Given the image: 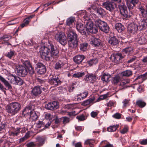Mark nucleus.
Instances as JSON below:
<instances>
[{
    "label": "nucleus",
    "mask_w": 147,
    "mask_h": 147,
    "mask_svg": "<svg viewBox=\"0 0 147 147\" xmlns=\"http://www.w3.org/2000/svg\"><path fill=\"white\" fill-rule=\"evenodd\" d=\"M127 5L129 9H132L137 4L139 0H127Z\"/></svg>",
    "instance_id": "6ab92c4d"
},
{
    "label": "nucleus",
    "mask_w": 147,
    "mask_h": 147,
    "mask_svg": "<svg viewBox=\"0 0 147 147\" xmlns=\"http://www.w3.org/2000/svg\"><path fill=\"white\" fill-rule=\"evenodd\" d=\"M136 105L140 108H143L146 105V102L144 100H139L136 101Z\"/></svg>",
    "instance_id": "e433bc0d"
},
{
    "label": "nucleus",
    "mask_w": 147,
    "mask_h": 147,
    "mask_svg": "<svg viewBox=\"0 0 147 147\" xmlns=\"http://www.w3.org/2000/svg\"><path fill=\"white\" fill-rule=\"evenodd\" d=\"M84 80L86 81L93 83L96 80V76L94 74L88 73L85 76Z\"/></svg>",
    "instance_id": "4468645a"
},
{
    "label": "nucleus",
    "mask_w": 147,
    "mask_h": 147,
    "mask_svg": "<svg viewBox=\"0 0 147 147\" xmlns=\"http://www.w3.org/2000/svg\"><path fill=\"white\" fill-rule=\"evenodd\" d=\"M86 30H88L90 33L96 34L98 32V28L95 25L94 26L93 23L91 21H89L87 22L86 24Z\"/></svg>",
    "instance_id": "0eeeda50"
},
{
    "label": "nucleus",
    "mask_w": 147,
    "mask_h": 147,
    "mask_svg": "<svg viewBox=\"0 0 147 147\" xmlns=\"http://www.w3.org/2000/svg\"><path fill=\"white\" fill-rule=\"evenodd\" d=\"M76 29L82 34L85 35L86 34V28L83 26L81 23H77L76 24Z\"/></svg>",
    "instance_id": "2eb2a0df"
},
{
    "label": "nucleus",
    "mask_w": 147,
    "mask_h": 147,
    "mask_svg": "<svg viewBox=\"0 0 147 147\" xmlns=\"http://www.w3.org/2000/svg\"><path fill=\"white\" fill-rule=\"evenodd\" d=\"M6 109L7 111L12 115H15L14 112L13 111V109L12 108V105L11 103L7 105Z\"/></svg>",
    "instance_id": "7c9ffc66"
},
{
    "label": "nucleus",
    "mask_w": 147,
    "mask_h": 147,
    "mask_svg": "<svg viewBox=\"0 0 147 147\" xmlns=\"http://www.w3.org/2000/svg\"><path fill=\"white\" fill-rule=\"evenodd\" d=\"M24 64L27 68L31 66L30 61L27 60L25 61H24Z\"/></svg>",
    "instance_id": "052dcab7"
},
{
    "label": "nucleus",
    "mask_w": 147,
    "mask_h": 147,
    "mask_svg": "<svg viewBox=\"0 0 147 147\" xmlns=\"http://www.w3.org/2000/svg\"><path fill=\"white\" fill-rule=\"evenodd\" d=\"M40 53L41 57L47 61H53L59 56V51L57 47L50 42L47 46L41 47Z\"/></svg>",
    "instance_id": "f257e3e1"
},
{
    "label": "nucleus",
    "mask_w": 147,
    "mask_h": 147,
    "mask_svg": "<svg viewBox=\"0 0 147 147\" xmlns=\"http://www.w3.org/2000/svg\"><path fill=\"white\" fill-rule=\"evenodd\" d=\"M46 88L44 87H42L39 85L35 86L32 88L31 92L32 96H39L42 93V90L45 91Z\"/></svg>",
    "instance_id": "39448f33"
},
{
    "label": "nucleus",
    "mask_w": 147,
    "mask_h": 147,
    "mask_svg": "<svg viewBox=\"0 0 147 147\" xmlns=\"http://www.w3.org/2000/svg\"><path fill=\"white\" fill-rule=\"evenodd\" d=\"M16 83L15 85H22L23 84L24 81L21 78L17 76Z\"/></svg>",
    "instance_id": "3c124183"
},
{
    "label": "nucleus",
    "mask_w": 147,
    "mask_h": 147,
    "mask_svg": "<svg viewBox=\"0 0 147 147\" xmlns=\"http://www.w3.org/2000/svg\"><path fill=\"white\" fill-rule=\"evenodd\" d=\"M59 107V103L57 101L49 102L45 106V108L46 109L52 111L55 110Z\"/></svg>",
    "instance_id": "6e6552de"
},
{
    "label": "nucleus",
    "mask_w": 147,
    "mask_h": 147,
    "mask_svg": "<svg viewBox=\"0 0 147 147\" xmlns=\"http://www.w3.org/2000/svg\"><path fill=\"white\" fill-rule=\"evenodd\" d=\"M119 11L121 15L125 18H129L133 15V13L130 10L128 11L125 4L123 3H121L119 5Z\"/></svg>",
    "instance_id": "f03ea898"
},
{
    "label": "nucleus",
    "mask_w": 147,
    "mask_h": 147,
    "mask_svg": "<svg viewBox=\"0 0 147 147\" xmlns=\"http://www.w3.org/2000/svg\"><path fill=\"white\" fill-rule=\"evenodd\" d=\"M84 75L85 73L84 72H78L74 74L73 75V77L74 78H80V77H82Z\"/></svg>",
    "instance_id": "09e8293b"
},
{
    "label": "nucleus",
    "mask_w": 147,
    "mask_h": 147,
    "mask_svg": "<svg viewBox=\"0 0 147 147\" xmlns=\"http://www.w3.org/2000/svg\"><path fill=\"white\" fill-rule=\"evenodd\" d=\"M109 43L112 45H117L119 44L118 39L116 37L113 36L110 38L108 41Z\"/></svg>",
    "instance_id": "c85d7f7f"
},
{
    "label": "nucleus",
    "mask_w": 147,
    "mask_h": 147,
    "mask_svg": "<svg viewBox=\"0 0 147 147\" xmlns=\"http://www.w3.org/2000/svg\"><path fill=\"white\" fill-rule=\"evenodd\" d=\"M138 30L139 28L138 25L134 22L129 24L127 28L128 32L133 34L136 32Z\"/></svg>",
    "instance_id": "ddd939ff"
},
{
    "label": "nucleus",
    "mask_w": 147,
    "mask_h": 147,
    "mask_svg": "<svg viewBox=\"0 0 147 147\" xmlns=\"http://www.w3.org/2000/svg\"><path fill=\"white\" fill-rule=\"evenodd\" d=\"M53 120L54 121L55 124H58L60 123L61 121V118H59L57 117L55 119H53Z\"/></svg>",
    "instance_id": "4d7b16f0"
},
{
    "label": "nucleus",
    "mask_w": 147,
    "mask_h": 147,
    "mask_svg": "<svg viewBox=\"0 0 147 147\" xmlns=\"http://www.w3.org/2000/svg\"><path fill=\"white\" fill-rule=\"evenodd\" d=\"M0 80L4 84V85L8 88V89L9 90L12 89V86L9 82L0 75Z\"/></svg>",
    "instance_id": "a878e982"
},
{
    "label": "nucleus",
    "mask_w": 147,
    "mask_h": 147,
    "mask_svg": "<svg viewBox=\"0 0 147 147\" xmlns=\"http://www.w3.org/2000/svg\"><path fill=\"white\" fill-rule=\"evenodd\" d=\"M90 44L95 47H98L101 43V40L99 39L91 36L90 38Z\"/></svg>",
    "instance_id": "a211bd4d"
},
{
    "label": "nucleus",
    "mask_w": 147,
    "mask_h": 147,
    "mask_svg": "<svg viewBox=\"0 0 147 147\" xmlns=\"http://www.w3.org/2000/svg\"><path fill=\"white\" fill-rule=\"evenodd\" d=\"M36 69H38V73L40 75L45 74L46 71V68L45 65L41 63L38 62L36 64Z\"/></svg>",
    "instance_id": "f8f14e48"
},
{
    "label": "nucleus",
    "mask_w": 147,
    "mask_h": 147,
    "mask_svg": "<svg viewBox=\"0 0 147 147\" xmlns=\"http://www.w3.org/2000/svg\"><path fill=\"white\" fill-rule=\"evenodd\" d=\"M136 40L140 44H145L146 41L145 36L142 34H140L136 38Z\"/></svg>",
    "instance_id": "aec40b11"
},
{
    "label": "nucleus",
    "mask_w": 147,
    "mask_h": 147,
    "mask_svg": "<svg viewBox=\"0 0 147 147\" xmlns=\"http://www.w3.org/2000/svg\"><path fill=\"white\" fill-rule=\"evenodd\" d=\"M78 40L77 39L68 40L69 46L72 48H75L78 45Z\"/></svg>",
    "instance_id": "393cba45"
},
{
    "label": "nucleus",
    "mask_w": 147,
    "mask_h": 147,
    "mask_svg": "<svg viewBox=\"0 0 147 147\" xmlns=\"http://www.w3.org/2000/svg\"><path fill=\"white\" fill-rule=\"evenodd\" d=\"M87 94L88 93L86 92H84L82 94H80L82 99L85 98L87 96Z\"/></svg>",
    "instance_id": "338daca9"
},
{
    "label": "nucleus",
    "mask_w": 147,
    "mask_h": 147,
    "mask_svg": "<svg viewBox=\"0 0 147 147\" xmlns=\"http://www.w3.org/2000/svg\"><path fill=\"white\" fill-rule=\"evenodd\" d=\"M119 125H113L108 127L107 130L109 132L114 131H116Z\"/></svg>",
    "instance_id": "79ce46f5"
},
{
    "label": "nucleus",
    "mask_w": 147,
    "mask_h": 147,
    "mask_svg": "<svg viewBox=\"0 0 147 147\" xmlns=\"http://www.w3.org/2000/svg\"><path fill=\"white\" fill-rule=\"evenodd\" d=\"M128 131V127H127L125 126L122 130L120 131V132L121 134H124L126 133Z\"/></svg>",
    "instance_id": "13d9d810"
},
{
    "label": "nucleus",
    "mask_w": 147,
    "mask_h": 147,
    "mask_svg": "<svg viewBox=\"0 0 147 147\" xmlns=\"http://www.w3.org/2000/svg\"><path fill=\"white\" fill-rule=\"evenodd\" d=\"M92 140L88 139L85 142V144H89L90 146H92L93 145L91 142V141Z\"/></svg>",
    "instance_id": "69168bd1"
},
{
    "label": "nucleus",
    "mask_w": 147,
    "mask_h": 147,
    "mask_svg": "<svg viewBox=\"0 0 147 147\" xmlns=\"http://www.w3.org/2000/svg\"><path fill=\"white\" fill-rule=\"evenodd\" d=\"M86 58V57L83 55H77L73 57L74 62L76 64H80Z\"/></svg>",
    "instance_id": "412c9836"
},
{
    "label": "nucleus",
    "mask_w": 147,
    "mask_h": 147,
    "mask_svg": "<svg viewBox=\"0 0 147 147\" xmlns=\"http://www.w3.org/2000/svg\"><path fill=\"white\" fill-rule=\"evenodd\" d=\"M17 77V76L15 75L11 74L8 78V80L11 83L15 85V84L16 83Z\"/></svg>",
    "instance_id": "f704fd0d"
},
{
    "label": "nucleus",
    "mask_w": 147,
    "mask_h": 147,
    "mask_svg": "<svg viewBox=\"0 0 147 147\" xmlns=\"http://www.w3.org/2000/svg\"><path fill=\"white\" fill-rule=\"evenodd\" d=\"M95 25L98 28H99L105 22L104 21H102L100 19L95 20L94 21Z\"/></svg>",
    "instance_id": "4c0bfd02"
},
{
    "label": "nucleus",
    "mask_w": 147,
    "mask_h": 147,
    "mask_svg": "<svg viewBox=\"0 0 147 147\" xmlns=\"http://www.w3.org/2000/svg\"><path fill=\"white\" fill-rule=\"evenodd\" d=\"M144 18L142 21L139 23L138 26L139 30H142L147 28V17Z\"/></svg>",
    "instance_id": "f3484780"
},
{
    "label": "nucleus",
    "mask_w": 147,
    "mask_h": 147,
    "mask_svg": "<svg viewBox=\"0 0 147 147\" xmlns=\"http://www.w3.org/2000/svg\"><path fill=\"white\" fill-rule=\"evenodd\" d=\"M88 44L86 42H83L80 44V48L81 51L84 52L87 50Z\"/></svg>",
    "instance_id": "72a5a7b5"
},
{
    "label": "nucleus",
    "mask_w": 147,
    "mask_h": 147,
    "mask_svg": "<svg viewBox=\"0 0 147 147\" xmlns=\"http://www.w3.org/2000/svg\"><path fill=\"white\" fill-rule=\"evenodd\" d=\"M67 35L68 40L77 39V35L76 33L70 29L68 31Z\"/></svg>",
    "instance_id": "dca6fc26"
},
{
    "label": "nucleus",
    "mask_w": 147,
    "mask_h": 147,
    "mask_svg": "<svg viewBox=\"0 0 147 147\" xmlns=\"http://www.w3.org/2000/svg\"><path fill=\"white\" fill-rule=\"evenodd\" d=\"M48 82L51 85H53L54 86H57L60 85L61 82L57 77L53 76L49 79Z\"/></svg>",
    "instance_id": "9d476101"
},
{
    "label": "nucleus",
    "mask_w": 147,
    "mask_h": 147,
    "mask_svg": "<svg viewBox=\"0 0 147 147\" xmlns=\"http://www.w3.org/2000/svg\"><path fill=\"white\" fill-rule=\"evenodd\" d=\"M6 56L10 59L13 56L16 55V53L14 51H10L6 54Z\"/></svg>",
    "instance_id": "49530a36"
},
{
    "label": "nucleus",
    "mask_w": 147,
    "mask_h": 147,
    "mask_svg": "<svg viewBox=\"0 0 147 147\" xmlns=\"http://www.w3.org/2000/svg\"><path fill=\"white\" fill-rule=\"evenodd\" d=\"M96 11L97 13L101 16H104L106 14L105 11L101 8H98Z\"/></svg>",
    "instance_id": "a18cd8bd"
},
{
    "label": "nucleus",
    "mask_w": 147,
    "mask_h": 147,
    "mask_svg": "<svg viewBox=\"0 0 147 147\" xmlns=\"http://www.w3.org/2000/svg\"><path fill=\"white\" fill-rule=\"evenodd\" d=\"M115 28L119 32H121L125 28V27L121 23H117L115 26Z\"/></svg>",
    "instance_id": "473e14b6"
},
{
    "label": "nucleus",
    "mask_w": 147,
    "mask_h": 147,
    "mask_svg": "<svg viewBox=\"0 0 147 147\" xmlns=\"http://www.w3.org/2000/svg\"><path fill=\"white\" fill-rule=\"evenodd\" d=\"M20 133V128L17 127L13 131L11 132V134L13 136H17Z\"/></svg>",
    "instance_id": "603ef678"
},
{
    "label": "nucleus",
    "mask_w": 147,
    "mask_h": 147,
    "mask_svg": "<svg viewBox=\"0 0 147 147\" xmlns=\"http://www.w3.org/2000/svg\"><path fill=\"white\" fill-rule=\"evenodd\" d=\"M102 6L107 10L110 11H113L115 9V6L113 2L109 0V1L103 3Z\"/></svg>",
    "instance_id": "9b49d317"
},
{
    "label": "nucleus",
    "mask_w": 147,
    "mask_h": 147,
    "mask_svg": "<svg viewBox=\"0 0 147 147\" xmlns=\"http://www.w3.org/2000/svg\"><path fill=\"white\" fill-rule=\"evenodd\" d=\"M75 20L74 18L71 17L69 18L66 21V24L69 26H71Z\"/></svg>",
    "instance_id": "37998d69"
},
{
    "label": "nucleus",
    "mask_w": 147,
    "mask_h": 147,
    "mask_svg": "<svg viewBox=\"0 0 147 147\" xmlns=\"http://www.w3.org/2000/svg\"><path fill=\"white\" fill-rule=\"evenodd\" d=\"M98 113V112L93 111L91 113L90 115L92 117L95 118L97 116Z\"/></svg>",
    "instance_id": "bf43d9fd"
},
{
    "label": "nucleus",
    "mask_w": 147,
    "mask_h": 147,
    "mask_svg": "<svg viewBox=\"0 0 147 147\" xmlns=\"http://www.w3.org/2000/svg\"><path fill=\"white\" fill-rule=\"evenodd\" d=\"M37 127L38 128H40L42 125H43L45 123L42 121H39L37 123Z\"/></svg>",
    "instance_id": "e2e57ef3"
},
{
    "label": "nucleus",
    "mask_w": 147,
    "mask_h": 147,
    "mask_svg": "<svg viewBox=\"0 0 147 147\" xmlns=\"http://www.w3.org/2000/svg\"><path fill=\"white\" fill-rule=\"evenodd\" d=\"M99 29L105 33H107L109 31V27L107 24L105 22L99 28Z\"/></svg>",
    "instance_id": "b1692460"
},
{
    "label": "nucleus",
    "mask_w": 147,
    "mask_h": 147,
    "mask_svg": "<svg viewBox=\"0 0 147 147\" xmlns=\"http://www.w3.org/2000/svg\"><path fill=\"white\" fill-rule=\"evenodd\" d=\"M98 62V60L96 59H90L87 61V63L89 66H92L93 65H95Z\"/></svg>",
    "instance_id": "58836bf2"
},
{
    "label": "nucleus",
    "mask_w": 147,
    "mask_h": 147,
    "mask_svg": "<svg viewBox=\"0 0 147 147\" xmlns=\"http://www.w3.org/2000/svg\"><path fill=\"white\" fill-rule=\"evenodd\" d=\"M101 77V80L103 82H107L109 81V80L111 76L108 73L102 72Z\"/></svg>",
    "instance_id": "bb28decb"
},
{
    "label": "nucleus",
    "mask_w": 147,
    "mask_h": 147,
    "mask_svg": "<svg viewBox=\"0 0 147 147\" xmlns=\"http://www.w3.org/2000/svg\"><path fill=\"white\" fill-rule=\"evenodd\" d=\"M55 38L62 45L67 43V38L65 34L61 32H58L55 36Z\"/></svg>",
    "instance_id": "7ed1b4c3"
},
{
    "label": "nucleus",
    "mask_w": 147,
    "mask_h": 147,
    "mask_svg": "<svg viewBox=\"0 0 147 147\" xmlns=\"http://www.w3.org/2000/svg\"><path fill=\"white\" fill-rule=\"evenodd\" d=\"M26 146L27 147H33L36 146V144L33 142H31L27 144Z\"/></svg>",
    "instance_id": "680f3d73"
},
{
    "label": "nucleus",
    "mask_w": 147,
    "mask_h": 147,
    "mask_svg": "<svg viewBox=\"0 0 147 147\" xmlns=\"http://www.w3.org/2000/svg\"><path fill=\"white\" fill-rule=\"evenodd\" d=\"M28 70L29 73L31 75H32L34 73V71L33 68L31 66L27 68Z\"/></svg>",
    "instance_id": "6e6d98bb"
},
{
    "label": "nucleus",
    "mask_w": 147,
    "mask_h": 147,
    "mask_svg": "<svg viewBox=\"0 0 147 147\" xmlns=\"http://www.w3.org/2000/svg\"><path fill=\"white\" fill-rule=\"evenodd\" d=\"M145 75H147V72L146 73L144 74L143 75H141L138 76L135 79V80H140V82H143L144 80L143 79L144 78Z\"/></svg>",
    "instance_id": "8fccbe9b"
},
{
    "label": "nucleus",
    "mask_w": 147,
    "mask_h": 147,
    "mask_svg": "<svg viewBox=\"0 0 147 147\" xmlns=\"http://www.w3.org/2000/svg\"><path fill=\"white\" fill-rule=\"evenodd\" d=\"M61 119L63 123L64 124L69 122V118L66 117H63L61 118Z\"/></svg>",
    "instance_id": "864d4df0"
},
{
    "label": "nucleus",
    "mask_w": 147,
    "mask_h": 147,
    "mask_svg": "<svg viewBox=\"0 0 147 147\" xmlns=\"http://www.w3.org/2000/svg\"><path fill=\"white\" fill-rule=\"evenodd\" d=\"M33 106L30 105L28 107H26L23 111L22 114L25 115L26 113L28 115L30 118L33 117V118L34 120H36L37 118V116L36 114L35 113H34L32 111L33 110Z\"/></svg>",
    "instance_id": "20e7f679"
},
{
    "label": "nucleus",
    "mask_w": 147,
    "mask_h": 147,
    "mask_svg": "<svg viewBox=\"0 0 147 147\" xmlns=\"http://www.w3.org/2000/svg\"><path fill=\"white\" fill-rule=\"evenodd\" d=\"M129 82V80L128 79H126L122 80L119 85V89L120 90H122L126 88L127 86L126 84H128Z\"/></svg>",
    "instance_id": "cd10ccee"
},
{
    "label": "nucleus",
    "mask_w": 147,
    "mask_h": 147,
    "mask_svg": "<svg viewBox=\"0 0 147 147\" xmlns=\"http://www.w3.org/2000/svg\"><path fill=\"white\" fill-rule=\"evenodd\" d=\"M46 138L45 136H37L36 138V142H38L37 144L38 146H41L45 143Z\"/></svg>",
    "instance_id": "4be33fe9"
},
{
    "label": "nucleus",
    "mask_w": 147,
    "mask_h": 147,
    "mask_svg": "<svg viewBox=\"0 0 147 147\" xmlns=\"http://www.w3.org/2000/svg\"><path fill=\"white\" fill-rule=\"evenodd\" d=\"M136 59V56H134L131 58L129 60H128L127 62L128 63H131L135 61Z\"/></svg>",
    "instance_id": "0e129e2a"
},
{
    "label": "nucleus",
    "mask_w": 147,
    "mask_h": 147,
    "mask_svg": "<svg viewBox=\"0 0 147 147\" xmlns=\"http://www.w3.org/2000/svg\"><path fill=\"white\" fill-rule=\"evenodd\" d=\"M146 7V10H145L142 6H139V9L141 12V13L143 17H147V4L145 5Z\"/></svg>",
    "instance_id": "c756f323"
},
{
    "label": "nucleus",
    "mask_w": 147,
    "mask_h": 147,
    "mask_svg": "<svg viewBox=\"0 0 147 147\" xmlns=\"http://www.w3.org/2000/svg\"><path fill=\"white\" fill-rule=\"evenodd\" d=\"M76 118L79 120L80 121H83L85 119V117L84 115L83 114L77 116L76 117Z\"/></svg>",
    "instance_id": "5fc2aeb1"
},
{
    "label": "nucleus",
    "mask_w": 147,
    "mask_h": 147,
    "mask_svg": "<svg viewBox=\"0 0 147 147\" xmlns=\"http://www.w3.org/2000/svg\"><path fill=\"white\" fill-rule=\"evenodd\" d=\"M142 145L147 144V139H143L141 141L139 142Z\"/></svg>",
    "instance_id": "774afa93"
},
{
    "label": "nucleus",
    "mask_w": 147,
    "mask_h": 147,
    "mask_svg": "<svg viewBox=\"0 0 147 147\" xmlns=\"http://www.w3.org/2000/svg\"><path fill=\"white\" fill-rule=\"evenodd\" d=\"M121 74L123 76L128 77L132 74V71L130 70H126L121 73Z\"/></svg>",
    "instance_id": "a19ab883"
},
{
    "label": "nucleus",
    "mask_w": 147,
    "mask_h": 147,
    "mask_svg": "<svg viewBox=\"0 0 147 147\" xmlns=\"http://www.w3.org/2000/svg\"><path fill=\"white\" fill-rule=\"evenodd\" d=\"M132 49L131 47H128L123 50L122 53L124 55H125V54H128L132 52Z\"/></svg>",
    "instance_id": "c03bdc74"
},
{
    "label": "nucleus",
    "mask_w": 147,
    "mask_h": 147,
    "mask_svg": "<svg viewBox=\"0 0 147 147\" xmlns=\"http://www.w3.org/2000/svg\"><path fill=\"white\" fill-rule=\"evenodd\" d=\"M63 65L64 64L63 62L59 61L56 63L54 68L56 69H58L61 68Z\"/></svg>",
    "instance_id": "ea45409f"
},
{
    "label": "nucleus",
    "mask_w": 147,
    "mask_h": 147,
    "mask_svg": "<svg viewBox=\"0 0 147 147\" xmlns=\"http://www.w3.org/2000/svg\"><path fill=\"white\" fill-rule=\"evenodd\" d=\"M121 79L119 75L115 76L112 78V83L113 84L116 85L121 81Z\"/></svg>",
    "instance_id": "2f4dec72"
},
{
    "label": "nucleus",
    "mask_w": 147,
    "mask_h": 147,
    "mask_svg": "<svg viewBox=\"0 0 147 147\" xmlns=\"http://www.w3.org/2000/svg\"><path fill=\"white\" fill-rule=\"evenodd\" d=\"M36 80L38 84H41L42 86H45L46 85L47 82L45 80H42L38 78H37Z\"/></svg>",
    "instance_id": "de8ad7c7"
},
{
    "label": "nucleus",
    "mask_w": 147,
    "mask_h": 147,
    "mask_svg": "<svg viewBox=\"0 0 147 147\" xmlns=\"http://www.w3.org/2000/svg\"><path fill=\"white\" fill-rule=\"evenodd\" d=\"M17 69V73L19 76L24 77L27 75L28 71L25 67L19 65Z\"/></svg>",
    "instance_id": "1a4fd4ad"
},
{
    "label": "nucleus",
    "mask_w": 147,
    "mask_h": 147,
    "mask_svg": "<svg viewBox=\"0 0 147 147\" xmlns=\"http://www.w3.org/2000/svg\"><path fill=\"white\" fill-rule=\"evenodd\" d=\"M125 56V55H123L122 53H118L115 55L111 56L110 59H112V61L115 63L118 64L122 61Z\"/></svg>",
    "instance_id": "423d86ee"
},
{
    "label": "nucleus",
    "mask_w": 147,
    "mask_h": 147,
    "mask_svg": "<svg viewBox=\"0 0 147 147\" xmlns=\"http://www.w3.org/2000/svg\"><path fill=\"white\" fill-rule=\"evenodd\" d=\"M95 98L94 97L91 98L83 102L82 103V105L84 106H87L90 104H92Z\"/></svg>",
    "instance_id": "c9c22d12"
},
{
    "label": "nucleus",
    "mask_w": 147,
    "mask_h": 147,
    "mask_svg": "<svg viewBox=\"0 0 147 147\" xmlns=\"http://www.w3.org/2000/svg\"><path fill=\"white\" fill-rule=\"evenodd\" d=\"M11 103L12 105L13 111H14L15 114L20 110L21 106L19 103L17 102H11Z\"/></svg>",
    "instance_id": "5701e85b"
}]
</instances>
